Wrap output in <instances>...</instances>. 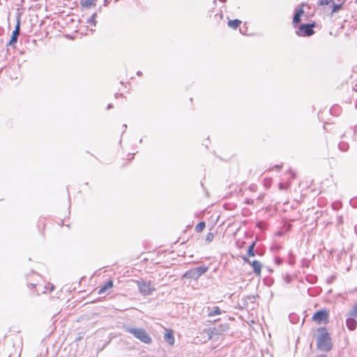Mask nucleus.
<instances>
[{
	"label": "nucleus",
	"instance_id": "f257e3e1",
	"mask_svg": "<svg viewBox=\"0 0 357 357\" xmlns=\"http://www.w3.org/2000/svg\"><path fill=\"white\" fill-rule=\"evenodd\" d=\"M319 336L317 339V347L321 351H329L332 348L331 339L326 328L318 329Z\"/></svg>",
	"mask_w": 357,
	"mask_h": 357
},
{
	"label": "nucleus",
	"instance_id": "f03ea898",
	"mask_svg": "<svg viewBox=\"0 0 357 357\" xmlns=\"http://www.w3.org/2000/svg\"><path fill=\"white\" fill-rule=\"evenodd\" d=\"M127 331L133 335L137 339L140 340L144 344H151L152 339L148 333L143 328H128Z\"/></svg>",
	"mask_w": 357,
	"mask_h": 357
},
{
	"label": "nucleus",
	"instance_id": "7ed1b4c3",
	"mask_svg": "<svg viewBox=\"0 0 357 357\" xmlns=\"http://www.w3.org/2000/svg\"><path fill=\"white\" fill-rule=\"evenodd\" d=\"M346 325L349 330L354 331L357 326V303H355L347 313Z\"/></svg>",
	"mask_w": 357,
	"mask_h": 357
},
{
	"label": "nucleus",
	"instance_id": "20e7f679",
	"mask_svg": "<svg viewBox=\"0 0 357 357\" xmlns=\"http://www.w3.org/2000/svg\"><path fill=\"white\" fill-rule=\"evenodd\" d=\"M135 283L138 287L139 292L144 296L150 295L155 290L151 281L145 282L140 280H136Z\"/></svg>",
	"mask_w": 357,
	"mask_h": 357
},
{
	"label": "nucleus",
	"instance_id": "39448f33",
	"mask_svg": "<svg viewBox=\"0 0 357 357\" xmlns=\"http://www.w3.org/2000/svg\"><path fill=\"white\" fill-rule=\"evenodd\" d=\"M329 317V311L327 310H321L317 311L312 317L313 321L317 324H328Z\"/></svg>",
	"mask_w": 357,
	"mask_h": 357
},
{
	"label": "nucleus",
	"instance_id": "423d86ee",
	"mask_svg": "<svg viewBox=\"0 0 357 357\" xmlns=\"http://www.w3.org/2000/svg\"><path fill=\"white\" fill-rule=\"evenodd\" d=\"M314 26V23L302 24L296 31V34L299 36H310L314 33V31L313 30Z\"/></svg>",
	"mask_w": 357,
	"mask_h": 357
},
{
	"label": "nucleus",
	"instance_id": "0eeeda50",
	"mask_svg": "<svg viewBox=\"0 0 357 357\" xmlns=\"http://www.w3.org/2000/svg\"><path fill=\"white\" fill-rule=\"evenodd\" d=\"M20 19H18L17 21V24H16L15 30L12 33V36L10 39V41L8 42V45L14 46L17 43V38H18V36L20 35Z\"/></svg>",
	"mask_w": 357,
	"mask_h": 357
},
{
	"label": "nucleus",
	"instance_id": "6e6552de",
	"mask_svg": "<svg viewBox=\"0 0 357 357\" xmlns=\"http://www.w3.org/2000/svg\"><path fill=\"white\" fill-rule=\"evenodd\" d=\"M306 3H302L300 5V8L296 10L292 20V23L294 26H296L301 21V16L304 13V7L307 6Z\"/></svg>",
	"mask_w": 357,
	"mask_h": 357
},
{
	"label": "nucleus",
	"instance_id": "1a4fd4ad",
	"mask_svg": "<svg viewBox=\"0 0 357 357\" xmlns=\"http://www.w3.org/2000/svg\"><path fill=\"white\" fill-rule=\"evenodd\" d=\"M243 260L245 262L251 264V266L253 268L254 273L256 274V275H257V276H260L261 275L262 266H261V263L259 261L255 260V261H252L251 262L246 257H243Z\"/></svg>",
	"mask_w": 357,
	"mask_h": 357
},
{
	"label": "nucleus",
	"instance_id": "9d476101",
	"mask_svg": "<svg viewBox=\"0 0 357 357\" xmlns=\"http://www.w3.org/2000/svg\"><path fill=\"white\" fill-rule=\"evenodd\" d=\"M165 340L171 346L174 344V332L171 329H166L164 335Z\"/></svg>",
	"mask_w": 357,
	"mask_h": 357
},
{
	"label": "nucleus",
	"instance_id": "9b49d317",
	"mask_svg": "<svg viewBox=\"0 0 357 357\" xmlns=\"http://www.w3.org/2000/svg\"><path fill=\"white\" fill-rule=\"evenodd\" d=\"M113 280H109L105 284L100 288L98 290V294L101 295L104 294L107 290L111 289L113 287Z\"/></svg>",
	"mask_w": 357,
	"mask_h": 357
},
{
	"label": "nucleus",
	"instance_id": "f8f14e48",
	"mask_svg": "<svg viewBox=\"0 0 357 357\" xmlns=\"http://www.w3.org/2000/svg\"><path fill=\"white\" fill-rule=\"evenodd\" d=\"M242 22L239 20H229L227 25L232 29H237L241 24Z\"/></svg>",
	"mask_w": 357,
	"mask_h": 357
},
{
	"label": "nucleus",
	"instance_id": "ddd939ff",
	"mask_svg": "<svg viewBox=\"0 0 357 357\" xmlns=\"http://www.w3.org/2000/svg\"><path fill=\"white\" fill-rule=\"evenodd\" d=\"M197 277L199 278L202 275L208 271V267L199 266L194 268Z\"/></svg>",
	"mask_w": 357,
	"mask_h": 357
},
{
	"label": "nucleus",
	"instance_id": "4468645a",
	"mask_svg": "<svg viewBox=\"0 0 357 357\" xmlns=\"http://www.w3.org/2000/svg\"><path fill=\"white\" fill-rule=\"evenodd\" d=\"M183 278H190V279H197L198 278L196 275L194 268L190 269L186 271L183 275Z\"/></svg>",
	"mask_w": 357,
	"mask_h": 357
},
{
	"label": "nucleus",
	"instance_id": "2eb2a0df",
	"mask_svg": "<svg viewBox=\"0 0 357 357\" xmlns=\"http://www.w3.org/2000/svg\"><path fill=\"white\" fill-rule=\"evenodd\" d=\"M45 227H46L45 220V219L39 220L38 222V228L42 234H44Z\"/></svg>",
	"mask_w": 357,
	"mask_h": 357
},
{
	"label": "nucleus",
	"instance_id": "dca6fc26",
	"mask_svg": "<svg viewBox=\"0 0 357 357\" xmlns=\"http://www.w3.org/2000/svg\"><path fill=\"white\" fill-rule=\"evenodd\" d=\"M96 1L97 0H84V1L81 2V5L85 8H90L91 6H96Z\"/></svg>",
	"mask_w": 357,
	"mask_h": 357
},
{
	"label": "nucleus",
	"instance_id": "f3484780",
	"mask_svg": "<svg viewBox=\"0 0 357 357\" xmlns=\"http://www.w3.org/2000/svg\"><path fill=\"white\" fill-rule=\"evenodd\" d=\"M96 13L93 14L89 19L87 20V23L91 26V27H96Z\"/></svg>",
	"mask_w": 357,
	"mask_h": 357
},
{
	"label": "nucleus",
	"instance_id": "a211bd4d",
	"mask_svg": "<svg viewBox=\"0 0 357 357\" xmlns=\"http://www.w3.org/2000/svg\"><path fill=\"white\" fill-rule=\"evenodd\" d=\"M206 227V223L205 222L202 221V222H199L196 226H195V231L198 233H200L202 232Z\"/></svg>",
	"mask_w": 357,
	"mask_h": 357
},
{
	"label": "nucleus",
	"instance_id": "6ab92c4d",
	"mask_svg": "<svg viewBox=\"0 0 357 357\" xmlns=\"http://www.w3.org/2000/svg\"><path fill=\"white\" fill-rule=\"evenodd\" d=\"M256 245V242L254 241L248 248L247 254L249 257H254L255 255V246Z\"/></svg>",
	"mask_w": 357,
	"mask_h": 357
},
{
	"label": "nucleus",
	"instance_id": "aec40b11",
	"mask_svg": "<svg viewBox=\"0 0 357 357\" xmlns=\"http://www.w3.org/2000/svg\"><path fill=\"white\" fill-rule=\"evenodd\" d=\"M221 314V310L219 307L216 306L214 309L208 312V317H214Z\"/></svg>",
	"mask_w": 357,
	"mask_h": 357
},
{
	"label": "nucleus",
	"instance_id": "412c9836",
	"mask_svg": "<svg viewBox=\"0 0 357 357\" xmlns=\"http://www.w3.org/2000/svg\"><path fill=\"white\" fill-rule=\"evenodd\" d=\"M332 1H333V0H318V5L327 6Z\"/></svg>",
	"mask_w": 357,
	"mask_h": 357
},
{
	"label": "nucleus",
	"instance_id": "4be33fe9",
	"mask_svg": "<svg viewBox=\"0 0 357 357\" xmlns=\"http://www.w3.org/2000/svg\"><path fill=\"white\" fill-rule=\"evenodd\" d=\"M342 8V3L340 4H334L333 6V10H332V13H336L337 11H339Z\"/></svg>",
	"mask_w": 357,
	"mask_h": 357
},
{
	"label": "nucleus",
	"instance_id": "5701e85b",
	"mask_svg": "<svg viewBox=\"0 0 357 357\" xmlns=\"http://www.w3.org/2000/svg\"><path fill=\"white\" fill-rule=\"evenodd\" d=\"M54 289V286L52 284L48 283L46 287V289L43 291V293L51 292Z\"/></svg>",
	"mask_w": 357,
	"mask_h": 357
},
{
	"label": "nucleus",
	"instance_id": "b1692460",
	"mask_svg": "<svg viewBox=\"0 0 357 357\" xmlns=\"http://www.w3.org/2000/svg\"><path fill=\"white\" fill-rule=\"evenodd\" d=\"M213 238H214V235L213 233L209 232L206 236V241L207 242H209V243L211 242L213 240Z\"/></svg>",
	"mask_w": 357,
	"mask_h": 357
},
{
	"label": "nucleus",
	"instance_id": "393cba45",
	"mask_svg": "<svg viewBox=\"0 0 357 357\" xmlns=\"http://www.w3.org/2000/svg\"><path fill=\"white\" fill-rule=\"evenodd\" d=\"M30 285H31V286H33V287H35L36 284L30 283Z\"/></svg>",
	"mask_w": 357,
	"mask_h": 357
},
{
	"label": "nucleus",
	"instance_id": "a878e982",
	"mask_svg": "<svg viewBox=\"0 0 357 357\" xmlns=\"http://www.w3.org/2000/svg\"><path fill=\"white\" fill-rule=\"evenodd\" d=\"M222 17H223V15H222V13H221V14H220V17L221 19L222 18Z\"/></svg>",
	"mask_w": 357,
	"mask_h": 357
},
{
	"label": "nucleus",
	"instance_id": "bb28decb",
	"mask_svg": "<svg viewBox=\"0 0 357 357\" xmlns=\"http://www.w3.org/2000/svg\"><path fill=\"white\" fill-rule=\"evenodd\" d=\"M275 167H276L278 169H279L280 168V166H276Z\"/></svg>",
	"mask_w": 357,
	"mask_h": 357
}]
</instances>
